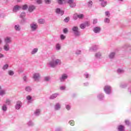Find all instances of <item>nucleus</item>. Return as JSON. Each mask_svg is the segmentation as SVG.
I'll return each instance as SVG.
<instances>
[{
    "mask_svg": "<svg viewBox=\"0 0 131 131\" xmlns=\"http://www.w3.org/2000/svg\"><path fill=\"white\" fill-rule=\"evenodd\" d=\"M61 60L59 59H55V56H53L52 57L51 61H49L48 63L49 67H51V68H55V67H57V66H59L61 64Z\"/></svg>",
    "mask_w": 131,
    "mask_h": 131,
    "instance_id": "f257e3e1",
    "label": "nucleus"
},
{
    "mask_svg": "<svg viewBox=\"0 0 131 131\" xmlns=\"http://www.w3.org/2000/svg\"><path fill=\"white\" fill-rule=\"evenodd\" d=\"M73 33L75 36H79L80 35V32L78 29V27L74 26L72 28Z\"/></svg>",
    "mask_w": 131,
    "mask_h": 131,
    "instance_id": "f03ea898",
    "label": "nucleus"
},
{
    "mask_svg": "<svg viewBox=\"0 0 131 131\" xmlns=\"http://www.w3.org/2000/svg\"><path fill=\"white\" fill-rule=\"evenodd\" d=\"M30 28L31 31L34 32L37 30V28H38V25H37V24L36 23L33 22L30 24Z\"/></svg>",
    "mask_w": 131,
    "mask_h": 131,
    "instance_id": "7ed1b4c3",
    "label": "nucleus"
},
{
    "mask_svg": "<svg viewBox=\"0 0 131 131\" xmlns=\"http://www.w3.org/2000/svg\"><path fill=\"white\" fill-rule=\"evenodd\" d=\"M104 91L106 95H110L112 93V88L110 85H106L104 88Z\"/></svg>",
    "mask_w": 131,
    "mask_h": 131,
    "instance_id": "20e7f679",
    "label": "nucleus"
},
{
    "mask_svg": "<svg viewBox=\"0 0 131 131\" xmlns=\"http://www.w3.org/2000/svg\"><path fill=\"white\" fill-rule=\"evenodd\" d=\"M67 3L68 4L70 8H73L76 7V3L74 2V0H67Z\"/></svg>",
    "mask_w": 131,
    "mask_h": 131,
    "instance_id": "39448f33",
    "label": "nucleus"
},
{
    "mask_svg": "<svg viewBox=\"0 0 131 131\" xmlns=\"http://www.w3.org/2000/svg\"><path fill=\"white\" fill-rule=\"evenodd\" d=\"M68 78V76L66 74H63L61 76L59 77V80L61 82H63L66 79Z\"/></svg>",
    "mask_w": 131,
    "mask_h": 131,
    "instance_id": "423d86ee",
    "label": "nucleus"
},
{
    "mask_svg": "<svg viewBox=\"0 0 131 131\" xmlns=\"http://www.w3.org/2000/svg\"><path fill=\"white\" fill-rule=\"evenodd\" d=\"M22 107V102L18 101L16 102L15 108L16 110H19Z\"/></svg>",
    "mask_w": 131,
    "mask_h": 131,
    "instance_id": "0eeeda50",
    "label": "nucleus"
},
{
    "mask_svg": "<svg viewBox=\"0 0 131 131\" xmlns=\"http://www.w3.org/2000/svg\"><path fill=\"white\" fill-rule=\"evenodd\" d=\"M90 26V23H89L88 21H86L83 24H81L80 25V28H81V29H84V28H85V27H88Z\"/></svg>",
    "mask_w": 131,
    "mask_h": 131,
    "instance_id": "6e6552de",
    "label": "nucleus"
},
{
    "mask_svg": "<svg viewBox=\"0 0 131 131\" xmlns=\"http://www.w3.org/2000/svg\"><path fill=\"white\" fill-rule=\"evenodd\" d=\"M5 43L6 45H9L12 42V38L11 37H6L4 39Z\"/></svg>",
    "mask_w": 131,
    "mask_h": 131,
    "instance_id": "1a4fd4ad",
    "label": "nucleus"
},
{
    "mask_svg": "<svg viewBox=\"0 0 131 131\" xmlns=\"http://www.w3.org/2000/svg\"><path fill=\"white\" fill-rule=\"evenodd\" d=\"M55 13L58 15H60V16H63V15H64V11L63 10H61V9L59 8L55 9Z\"/></svg>",
    "mask_w": 131,
    "mask_h": 131,
    "instance_id": "9d476101",
    "label": "nucleus"
},
{
    "mask_svg": "<svg viewBox=\"0 0 131 131\" xmlns=\"http://www.w3.org/2000/svg\"><path fill=\"white\" fill-rule=\"evenodd\" d=\"M39 78H40V75L39 73H35L33 75V79L35 81H38L39 80Z\"/></svg>",
    "mask_w": 131,
    "mask_h": 131,
    "instance_id": "9b49d317",
    "label": "nucleus"
},
{
    "mask_svg": "<svg viewBox=\"0 0 131 131\" xmlns=\"http://www.w3.org/2000/svg\"><path fill=\"white\" fill-rule=\"evenodd\" d=\"M94 33H100L101 32V28L100 27H95L93 28Z\"/></svg>",
    "mask_w": 131,
    "mask_h": 131,
    "instance_id": "f8f14e48",
    "label": "nucleus"
},
{
    "mask_svg": "<svg viewBox=\"0 0 131 131\" xmlns=\"http://www.w3.org/2000/svg\"><path fill=\"white\" fill-rule=\"evenodd\" d=\"M20 9L21 6H19L18 5H15L13 8V12H14V13H16V12H18V11H19V10H20Z\"/></svg>",
    "mask_w": 131,
    "mask_h": 131,
    "instance_id": "ddd939ff",
    "label": "nucleus"
},
{
    "mask_svg": "<svg viewBox=\"0 0 131 131\" xmlns=\"http://www.w3.org/2000/svg\"><path fill=\"white\" fill-rule=\"evenodd\" d=\"M118 131H125V127L124 125H120L117 126Z\"/></svg>",
    "mask_w": 131,
    "mask_h": 131,
    "instance_id": "4468645a",
    "label": "nucleus"
},
{
    "mask_svg": "<svg viewBox=\"0 0 131 131\" xmlns=\"http://www.w3.org/2000/svg\"><path fill=\"white\" fill-rule=\"evenodd\" d=\"M54 109L56 111H58V110H60L61 109V104L60 103H57L54 105Z\"/></svg>",
    "mask_w": 131,
    "mask_h": 131,
    "instance_id": "2eb2a0df",
    "label": "nucleus"
},
{
    "mask_svg": "<svg viewBox=\"0 0 131 131\" xmlns=\"http://www.w3.org/2000/svg\"><path fill=\"white\" fill-rule=\"evenodd\" d=\"M104 94L103 93H100L97 95V98L99 101H103L104 100Z\"/></svg>",
    "mask_w": 131,
    "mask_h": 131,
    "instance_id": "dca6fc26",
    "label": "nucleus"
},
{
    "mask_svg": "<svg viewBox=\"0 0 131 131\" xmlns=\"http://www.w3.org/2000/svg\"><path fill=\"white\" fill-rule=\"evenodd\" d=\"M7 94V91L5 89H3V88L0 90V96L1 97H4L5 95Z\"/></svg>",
    "mask_w": 131,
    "mask_h": 131,
    "instance_id": "f3484780",
    "label": "nucleus"
},
{
    "mask_svg": "<svg viewBox=\"0 0 131 131\" xmlns=\"http://www.w3.org/2000/svg\"><path fill=\"white\" fill-rule=\"evenodd\" d=\"M95 57L96 59H101L102 58V53L98 52L95 54Z\"/></svg>",
    "mask_w": 131,
    "mask_h": 131,
    "instance_id": "a211bd4d",
    "label": "nucleus"
},
{
    "mask_svg": "<svg viewBox=\"0 0 131 131\" xmlns=\"http://www.w3.org/2000/svg\"><path fill=\"white\" fill-rule=\"evenodd\" d=\"M59 95V93L53 94L50 96V100H54V99H56V98H57V97H58V96Z\"/></svg>",
    "mask_w": 131,
    "mask_h": 131,
    "instance_id": "6ab92c4d",
    "label": "nucleus"
},
{
    "mask_svg": "<svg viewBox=\"0 0 131 131\" xmlns=\"http://www.w3.org/2000/svg\"><path fill=\"white\" fill-rule=\"evenodd\" d=\"M34 10H35V6H34L33 5H31L29 7L28 11L30 13H31V12H33V11H34Z\"/></svg>",
    "mask_w": 131,
    "mask_h": 131,
    "instance_id": "aec40b11",
    "label": "nucleus"
},
{
    "mask_svg": "<svg viewBox=\"0 0 131 131\" xmlns=\"http://www.w3.org/2000/svg\"><path fill=\"white\" fill-rule=\"evenodd\" d=\"M4 49L6 51L8 52L10 51V45L9 44H5L4 46Z\"/></svg>",
    "mask_w": 131,
    "mask_h": 131,
    "instance_id": "412c9836",
    "label": "nucleus"
},
{
    "mask_svg": "<svg viewBox=\"0 0 131 131\" xmlns=\"http://www.w3.org/2000/svg\"><path fill=\"white\" fill-rule=\"evenodd\" d=\"M2 110L4 112H6V111H7V110H8V107L7 106V104H4L2 107Z\"/></svg>",
    "mask_w": 131,
    "mask_h": 131,
    "instance_id": "4be33fe9",
    "label": "nucleus"
},
{
    "mask_svg": "<svg viewBox=\"0 0 131 131\" xmlns=\"http://www.w3.org/2000/svg\"><path fill=\"white\" fill-rule=\"evenodd\" d=\"M116 53L115 52H111L109 55L108 57L110 59H113L114 57H115Z\"/></svg>",
    "mask_w": 131,
    "mask_h": 131,
    "instance_id": "5701e85b",
    "label": "nucleus"
},
{
    "mask_svg": "<svg viewBox=\"0 0 131 131\" xmlns=\"http://www.w3.org/2000/svg\"><path fill=\"white\" fill-rule=\"evenodd\" d=\"M34 114L36 116H38V115H39V114H40V110L36 109L34 112Z\"/></svg>",
    "mask_w": 131,
    "mask_h": 131,
    "instance_id": "b1692460",
    "label": "nucleus"
},
{
    "mask_svg": "<svg viewBox=\"0 0 131 131\" xmlns=\"http://www.w3.org/2000/svg\"><path fill=\"white\" fill-rule=\"evenodd\" d=\"M14 29L16 31H20V30H21V28L20 27V26L19 25H16L14 26Z\"/></svg>",
    "mask_w": 131,
    "mask_h": 131,
    "instance_id": "393cba45",
    "label": "nucleus"
},
{
    "mask_svg": "<svg viewBox=\"0 0 131 131\" xmlns=\"http://www.w3.org/2000/svg\"><path fill=\"white\" fill-rule=\"evenodd\" d=\"M117 73L118 74H122V73H124V70L122 69H118L117 70Z\"/></svg>",
    "mask_w": 131,
    "mask_h": 131,
    "instance_id": "a878e982",
    "label": "nucleus"
},
{
    "mask_svg": "<svg viewBox=\"0 0 131 131\" xmlns=\"http://www.w3.org/2000/svg\"><path fill=\"white\" fill-rule=\"evenodd\" d=\"M88 8H92V7H93V1H89L88 2Z\"/></svg>",
    "mask_w": 131,
    "mask_h": 131,
    "instance_id": "bb28decb",
    "label": "nucleus"
},
{
    "mask_svg": "<svg viewBox=\"0 0 131 131\" xmlns=\"http://www.w3.org/2000/svg\"><path fill=\"white\" fill-rule=\"evenodd\" d=\"M101 7H102L103 8L106 7V6H107V1H102L101 3Z\"/></svg>",
    "mask_w": 131,
    "mask_h": 131,
    "instance_id": "cd10ccee",
    "label": "nucleus"
},
{
    "mask_svg": "<svg viewBox=\"0 0 131 131\" xmlns=\"http://www.w3.org/2000/svg\"><path fill=\"white\" fill-rule=\"evenodd\" d=\"M27 125L28 126H33V125H34V123L33 122H32V121L30 120L29 122H28Z\"/></svg>",
    "mask_w": 131,
    "mask_h": 131,
    "instance_id": "c85d7f7f",
    "label": "nucleus"
},
{
    "mask_svg": "<svg viewBox=\"0 0 131 131\" xmlns=\"http://www.w3.org/2000/svg\"><path fill=\"white\" fill-rule=\"evenodd\" d=\"M9 68V64H5L3 66L2 69L3 70H7Z\"/></svg>",
    "mask_w": 131,
    "mask_h": 131,
    "instance_id": "c756f323",
    "label": "nucleus"
},
{
    "mask_svg": "<svg viewBox=\"0 0 131 131\" xmlns=\"http://www.w3.org/2000/svg\"><path fill=\"white\" fill-rule=\"evenodd\" d=\"M44 81H50V80L51 79V77L50 76H45L43 78Z\"/></svg>",
    "mask_w": 131,
    "mask_h": 131,
    "instance_id": "7c9ffc66",
    "label": "nucleus"
},
{
    "mask_svg": "<svg viewBox=\"0 0 131 131\" xmlns=\"http://www.w3.org/2000/svg\"><path fill=\"white\" fill-rule=\"evenodd\" d=\"M38 51V49L37 48H35L31 52V54L32 55H34L36 53H37V51Z\"/></svg>",
    "mask_w": 131,
    "mask_h": 131,
    "instance_id": "2f4dec72",
    "label": "nucleus"
},
{
    "mask_svg": "<svg viewBox=\"0 0 131 131\" xmlns=\"http://www.w3.org/2000/svg\"><path fill=\"white\" fill-rule=\"evenodd\" d=\"M25 91L26 92H31V91H32V89H31V87H30V86H26L25 88Z\"/></svg>",
    "mask_w": 131,
    "mask_h": 131,
    "instance_id": "473e14b6",
    "label": "nucleus"
},
{
    "mask_svg": "<svg viewBox=\"0 0 131 131\" xmlns=\"http://www.w3.org/2000/svg\"><path fill=\"white\" fill-rule=\"evenodd\" d=\"M8 74L10 76H13V75H14V74H15V73H14V71H13L12 70H9V71H8Z\"/></svg>",
    "mask_w": 131,
    "mask_h": 131,
    "instance_id": "72a5a7b5",
    "label": "nucleus"
},
{
    "mask_svg": "<svg viewBox=\"0 0 131 131\" xmlns=\"http://www.w3.org/2000/svg\"><path fill=\"white\" fill-rule=\"evenodd\" d=\"M38 23H39V24H43L45 23V19H38Z\"/></svg>",
    "mask_w": 131,
    "mask_h": 131,
    "instance_id": "f704fd0d",
    "label": "nucleus"
},
{
    "mask_svg": "<svg viewBox=\"0 0 131 131\" xmlns=\"http://www.w3.org/2000/svg\"><path fill=\"white\" fill-rule=\"evenodd\" d=\"M84 17V15H83V14H78V19H83Z\"/></svg>",
    "mask_w": 131,
    "mask_h": 131,
    "instance_id": "c9c22d12",
    "label": "nucleus"
},
{
    "mask_svg": "<svg viewBox=\"0 0 131 131\" xmlns=\"http://www.w3.org/2000/svg\"><path fill=\"white\" fill-rule=\"evenodd\" d=\"M65 106L66 108L67 109V110H68V111H69L71 109V105L69 104H66Z\"/></svg>",
    "mask_w": 131,
    "mask_h": 131,
    "instance_id": "e433bc0d",
    "label": "nucleus"
},
{
    "mask_svg": "<svg viewBox=\"0 0 131 131\" xmlns=\"http://www.w3.org/2000/svg\"><path fill=\"white\" fill-rule=\"evenodd\" d=\"M26 15V13H25V12H23L20 14V17L23 19V18H24V17H25Z\"/></svg>",
    "mask_w": 131,
    "mask_h": 131,
    "instance_id": "4c0bfd02",
    "label": "nucleus"
},
{
    "mask_svg": "<svg viewBox=\"0 0 131 131\" xmlns=\"http://www.w3.org/2000/svg\"><path fill=\"white\" fill-rule=\"evenodd\" d=\"M5 103L7 105H10L11 104V100L9 99L8 98L6 99Z\"/></svg>",
    "mask_w": 131,
    "mask_h": 131,
    "instance_id": "58836bf2",
    "label": "nucleus"
},
{
    "mask_svg": "<svg viewBox=\"0 0 131 131\" xmlns=\"http://www.w3.org/2000/svg\"><path fill=\"white\" fill-rule=\"evenodd\" d=\"M69 123L70 124V125H71L72 126H73L75 124V123H74V120H70L69 121Z\"/></svg>",
    "mask_w": 131,
    "mask_h": 131,
    "instance_id": "ea45409f",
    "label": "nucleus"
},
{
    "mask_svg": "<svg viewBox=\"0 0 131 131\" xmlns=\"http://www.w3.org/2000/svg\"><path fill=\"white\" fill-rule=\"evenodd\" d=\"M59 5H63L65 3V0H58Z\"/></svg>",
    "mask_w": 131,
    "mask_h": 131,
    "instance_id": "a19ab883",
    "label": "nucleus"
},
{
    "mask_svg": "<svg viewBox=\"0 0 131 131\" xmlns=\"http://www.w3.org/2000/svg\"><path fill=\"white\" fill-rule=\"evenodd\" d=\"M45 3L46 5H50L52 3L51 0H45Z\"/></svg>",
    "mask_w": 131,
    "mask_h": 131,
    "instance_id": "79ce46f5",
    "label": "nucleus"
},
{
    "mask_svg": "<svg viewBox=\"0 0 131 131\" xmlns=\"http://www.w3.org/2000/svg\"><path fill=\"white\" fill-rule=\"evenodd\" d=\"M56 49L57 51H59L61 49V46H60V44H57L56 46Z\"/></svg>",
    "mask_w": 131,
    "mask_h": 131,
    "instance_id": "37998d69",
    "label": "nucleus"
},
{
    "mask_svg": "<svg viewBox=\"0 0 131 131\" xmlns=\"http://www.w3.org/2000/svg\"><path fill=\"white\" fill-rule=\"evenodd\" d=\"M126 86H127L126 84H121L120 85V88H121L122 89H124L125 88H126Z\"/></svg>",
    "mask_w": 131,
    "mask_h": 131,
    "instance_id": "c03bdc74",
    "label": "nucleus"
},
{
    "mask_svg": "<svg viewBox=\"0 0 131 131\" xmlns=\"http://www.w3.org/2000/svg\"><path fill=\"white\" fill-rule=\"evenodd\" d=\"M60 39L61 40H64V39H65L66 38V36H65L63 34L60 35Z\"/></svg>",
    "mask_w": 131,
    "mask_h": 131,
    "instance_id": "a18cd8bd",
    "label": "nucleus"
},
{
    "mask_svg": "<svg viewBox=\"0 0 131 131\" xmlns=\"http://www.w3.org/2000/svg\"><path fill=\"white\" fill-rule=\"evenodd\" d=\"M93 51H97L98 50V46L95 45L92 47Z\"/></svg>",
    "mask_w": 131,
    "mask_h": 131,
    "instance_id": "49530a36",
    "label": "nucleus"
},
{
    "mask_svg": "<svg viewBox=\"0 0 131 131\" xmlns=\"http://www.w3.org/2000/svg\"><path fill=\"white\" fill-rule=\"evenodd\" d=\"M84 77H85V78H89L90 77V74L88 73H85L84 74Z\"/></svg>",
    "mask_w": 131,
    "mask_h": 131,
    "instance_id": "de8ad7c7",
    "label": "nucleus"
},
{
    "mask_svg": "<svg viewBox=\"0 0 131 131\" xmlns=\"http://www.w3.org/2000/svg\"><path fill=\"white\" fill-rule=\"evenodd\" d=\"M104 22H105V23H110V19L106 17L104 19Z\"/></svg>",
    "mask_w": 131,
    "mask_h": 131,
    "instance_id": "09e8293b",
    "label": "nucleus"
},
{
    "mask_svg": "<svg viewBox=\"0 0 131 131\" xmlns=\"http://www.w3.org/2000/svg\"><path fill=\"white\" fill-rule=\"evenodd\" d=\"M125 123L128 126H129V125H130V123L129 122V121H128L127 120L125 121Z\"/></svg>",
    "mask_w": 131,
    "mask_h": 131,
    "instance_id": "8fccbe9b",
    "label": "nucleus"
},
{
    "mask_svg": "<svg viewBox=\"0 0 131 131\" xmlns=\"http://www.w3.org/2000/svg\"><path fill=\"white\" fill-rule=\"evenodd\" d=\"M27 9H28V6H27V5H25L23 6V10H27Z\"/></svg>",
    "mask_w": 131,
    "mask_h": 131,
    "instance_id": "3c124183",
    "label": "nucleus"
},
{
    "mask_svg": "<svg viewBox=\"0 0 131 131\" xmlns=\"http://www.w3.org/2000/svg\"><path fill=\"white\" fill-rule=\"evenodd\" d=\"M36 2L38 5H40L42 4V0H36Z\"/></svg>",
    "mask_w": 131,
    "mask_h": 131,
    "instance_id": "603ef678",
    "label": "nucleus"
},
{
    "mask_svg": "<svg viewBox=\"0 0 131 131\" xmlns=\"http://www.w3.org/2000/svg\"><path fill=\"white\" fill-rule=\"evenodd\" d=\"M69 17H67L64 19V21L66 22V23H68V22H69Z\"/></svg>",
    "mask_w": 131,
    "mask_h": 131,
    "instance_id": "864d4df0",
    "label": "nucleus"
},
{
    "mask_svg": "<svg viewBox=\"0 0 131 131\" xmlns=\"http://www.w3.org/2000/svg\"><path fill=\"white\" fill-rule=\"evenodd\" d=\"M105 14L106 17H110V12L109 11H106Z\"/></svg>",
    "mask_w": 131,
    "mask_h": 131,
    "instance_id": "5fc2aeb1",
    "label": "nucleus"
},
{
    "mask_svg": "<svg viewBox=\"0 0 131 131\" xmlns=\"http://www.w3.org/2000/svg\"><path fill=\"white\" fill-rule=\"evenodd\" d=\"M62 127H57L55 129V131H62Z\"/></svg>",
    "mask_w": 131,
    "mask_h": 131,
    "instance_id": "6e6d98bb",
    "label": "nucleus"
},
{
    "mask_svg": "<svg viewBox=\"0 0 131 131\" xmlns=\"http://www.w3.org/2000/svg\"><path fill=\"white\" fill-rule=\"evenodd\" d=\"M76 55H80L81 54V51L78 50L76 51Z\"/></svg>",
    "mask_w": 131,
    "mask_h": 131,
    "instance_id": "4d7b16f0",
    "label": "nucleus"
},
{
    "mask_svg": "<svg viewBox=\"0 0 131 131\" xmlns=\"http://www.w3.org/2000/svg\"><path fill=\"white\" fill-rule=\"evenodd\" d=\"M63 33H65L66 34V33H67L68 32V29L64 28L63 29Z\"/></svg>",
    "mask_w": 131,
    "mask_h": 131,
    "instance_id": "13d9d810",
    "label": "nucleus"
},
{
    "mask_svg": "<svg viewBox=\"0 0 131 131\" xmlns=\"http://www.w3.org/2000/svg\"><path fill=\"white\" fill-rule=\"evenodd\" d=\"M78 18V14H77V15H74V16H73V19H74V20H77V18Z\"/></svg>",
    "mask_w": 131,
    "mask_h": 131,
    "instance_id": "bf43d9fd",
    "label": "nucleus"
},
{
    "mask_svg": "<svg viewBox=\"0 0 131 131\" xmlns=\"http://www.w3.org/2000/svg\"><path fill=\"white\" fill-rule=\"evenodd\" d=\"M31 99H32V97H31V96L29 95L27 96V100H28V101H30Z\"/></svg>",
    "mask_w": 131,
    "mask_h": 131,
    "instance_id": "052dcab7",
    "label": "nucleus"
},
{
    "mask_svg": "<svg viewBox=\"0 0 131 131\" xmlns=\"http://www.w3.org/2000/svg\"><path fill=\"white\" fill-rule=\"evenodd\" d=\"M65 89H66V87L65 86H61L60 88V89L61 90V91H64Z\"/></svg>",
    "mask_w": 131,
    "mask_h": 131,
    "instance_id": "680f3d73",
    "label": "nucleus"
},
{
    "mask_svg": "<svg viewBox=\"0 0 131 131\" xmlns=\"http://www.w3.org/2000/svg\"><path fill=\"white\" fill-rule=\"evenodd\" d=\"M97 23H98V19H94L93 24H97Z\"/></svg>",
    "mask_w": 131,
    "mask_h": 131,
    "instance_id": "e2e57ef3",
    "label": "nucleus"
},
{
    "mask_svg": "<svg viewBox=\"0 0 131 131\" xmlns=\"http://www.w3.org/2000/svg\"><path fill=\"white\" fill-rule=\"evenodd\" d=\"M23 79H24V81H27V77H26V76H25L24 77V78H23Z\"/></svg>",
    "mask_w": 131,
    "mask_h": 131,
    "instance_id": "0e129e2a",
    "label": "nucleus"
},
{
    "mask_svg": "<svg viewBox=\"0 0 131 131\" xmlns=\"http://www.w3.org/2000/svg\"><path fill=\"white\" fill-rule=\"evenodd\" d=\"M84 86H88L89 85V82H86L84 83Z\"/></svg>",
    "mask_w": 131,
    "mask_h": 131,
    "instance_id": "69168bd1",
    "label": "nucleus"
},
{
    "mask_svg": "<svg viewBox=\"0 0 131 131\" xmlns=\"http://www.w3.org/2000/svg\"><path fill=\"white\" fill-rule=\"evenodd\" d=\"M4 58V55L2 53H0V58Z\"/></svg>",
    "mask_w": 131,
    "mask_h": 131,
    "instance_id": "338daca9",
    "label": "nucleus"
},
{
    "mask_svg": "<svg viewBox=\"0 0 131 131\" xmlns=\"http://www.w3.org/2000/svg\"><path fill=\"white\" fill-rule=\"evenodd\" d=\"M17 3H20V2H22V0H17Z\"/></svg>",
    "mask_w": 131,
    "mask_h": 131,
    "instance_id": "774afa93",
    "label": "nucleus"
}]
</instances>
